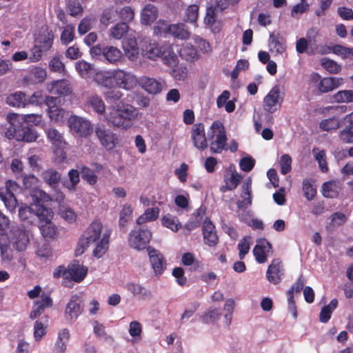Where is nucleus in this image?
<instances>
[{
  "label": "nucleus",
  "mask_w": 353,
  "mask_h": 353,
  "mask_svg": "<svg viewBox=\"0 0 353 353\" xmlns=\"http://www.w3.org/2000/svg\"><path fill=\"white\" fill-rule=\"evenodd\" d=\"M111 230L99 221H92L85 230L83 239L79 243L77 251L83 253L84 250L92 245L93 256L99 259L108 251Z\"/></svg>",
  "instance_id": "nucleus-1"
},
{
  "label": "nucleus",
  "mask_w": 353,
  "mask_h": 353,
  "mask_svg": "<svg viewBox=\"0 0 353 353\" xmlns=\"http://www.w3.org/2000/svg\"><path fill=\"white\" fill-rule=\"evenodd\" d=\"M138 113L132 105L123 101H115L108 107L105 121L110 127L126 130L132 127Z\"/></svg>",
  "instance_id": "nucleus-2"
},
{
  "label": "nucleus",
  "mask_w": 353,
  "mask_h": 353,
  "mask_svg": "<svg viewBox=\"0 0 353 353\" xmlns=\"http://www.w3.org/2000/svg\"><path fill=\"white\" fill-rule=\"evenodd\" d=\"M208 141L210 151L219 154L223 150H227V136L223 123L219 121H214L208 131Z\"/></svg>",
  "instance_id": "nucleus-3"
},
{
  "label": "nucleus",
  "mask_w": 353,
  "mask_h": 353,
  "mask_svg": "<svg viewBox=\"0 0 353 353\" xmlns=\"http://www.w3.org/2000/svg\"><path fill=\"white\" fill-rule=\"evenodd\" d=\"M10 126L6 132V137L9 139H14L17 141L33 142L38 137L37 132L25 125L20 123L18 125H14L10 123Z\"/></svg>",
  "instance_id": "nucleus-4"
},
{
  "label": "nucleus",
  "mask_w": 353,
  "mask_h": 353,
  "mask_svg": "<svg viewBox=\"0 0 353 353\" xmlns=\"http://www.w3.org/2000/svg\"><path fill=\"white\" fill-rule=\"evenodd\" d=\"M33 199L36 201L34 203V212L35 217L39 220V223L51 221L54 216L53 211L49 208L44 207L41 203L48 201V195L42 190H36L33 194Z\"/></svg>",
  "instance_id": "nucleus-5"
},
{
  "label": "nucleus",
  "mask_w": 353,
  "mask_h": 353,
  "mask_svg": "<svg viewBox=\"0 0 353 353\" xmlns=\"http://www.w3.org/2000/svg\"><path fill=\"white\" fill-rule=\"evenodd\" d=\"M19 185L13 180H7L4 187H0V199L10 212L15 211L18 205L14 192L19 190Z\"/></svg>",
  "instance_id": "nucleus-6"
},
{
  "label": "nucleus",
  "mask_w": 353,
  "mask_h": 353,
  "mask_svg": "<svg viewBox=\"0 0 353 353\" xmlns=\"http://www.w3.org/2000/svg\"><path fill=\"white\" fill-rule=\"evenodd\" d=\"M112 77L114 85L127 91L135 88L139 83V79L134 73L122 69L113 70Z\"/></svg>",
  "instance_id": "nucleus-7"
},
{
  "label": "nucleus",
  "mask_w": 353,
  "mask_h": 353,
  "mask_svg": "<svg viewBox=\"0 0 353 353\" xmlns=\"http://www.w3.org/2000/svg\"><path fill=\"white\" fill-rule=\"evenodd\" d=\"M8 236L17 251L23 252L26 250L30 240L28 230L23 225H13Z\"/></svg>",
  "instance_id": "nucleus-8"
},
{
  "label": "nucleus",
  "mask_w": 353,
  "mask_h": 353,
  "mask_svg": "<svg viewBox=\"0 0 353 353\" xmlns=\"http://www.w3.org/2000/svg\"><path fill=\"white\" fill-rule=\"evenodd\" d=\"M84 301L85 297L81 292L70 296L65 309L67 321L74 322L82 314L84 309Z\"/></svg>",
  "instance_id": "nucleus-9"
},
{
  "label": "nucleus",
  "mask_w": 353,
  "mask_h": 353,
  "mask_svg": "<svg viewBox=\"0 0 353 353\" xmlns=\"http://www.w3.org/2000/svg\"><path fill=\"white\" fill-rule=\"evenodd\" d=\"M152 232L146 228H138L132 230L128 236L129 245L137 250L146 248L151 240Z\"/></svg>",
  "instance_id": "nucleus-10"
},
{
  "label": "nucleus",
  "mask_w": 353,
  "mask_h": 353,
  "mask_svg": "<svg viewBox=\"0 0 353 353\" xmlns=\"http://www.w3.org/2000/svg\"><path fill=\"white\" fill-rule=\"evenodd\" d=\"M283 97L281 87L279 85L274 86L263 99L264 110L271 114L275 112L281 107Z\"/></svg>",
  "instance_id": "nucleus-11"
},
{
  "label": "nucleus",
  "mask_w": 353,
  "mask_h": 353,
  "mask_svg": "<svg viewBox=\"0 0 353 353\" xmlns=\"http://www.w3.org/2000/svg\"><path fill=\"white\" fill-rule=\"evenodd\" d=\"M57 99L52 96L45 98V103L48 106L47 114L51 121L57 124H63L68 119V112L56 105Z\"/></svg>",
  "instance_id": "nucleus-12"
},
{
  "label": "nucleus",
  "mask_w": 353,
  "mask_h": 353,
  "mask_svg": "<svg viewBox=\"0 0 353 353\" xmlns=\"http://www.w3.org/2000/svg\"><path fill=\"white\" fill-rule=\"evenodd\" d=\"M68 124L70 129L79 137H87L92 132L91 122L84 117L71 116L68 119Z\"/></svg>",
  "instance_id": "nucleus-13"
},
{
  "label": "nucleus",
  "mask_w": 353,
  "mask_h": 353,
  "mask_svg": "<svg viewBox=\"0 0 353 353\" xmlns=\"http://www.w3.org/2000/svg\"><path fill=\"white\" fill-rule=\"evenodd\" d=\"M94 132L100 143L106 150H111L118 144L117 135L104 125H97Z\"/></svg>",
  "instance_id": "nucleus-14"
},
{
  "label": "nucleus",
  "mask_w": 353,
  "mask_h": 353,
  "mask_svg": "<svg viewBox=\"0 0 353 353\" xmlns=\"http://www.w3.org/2000/svg\"><path fill=\"white\" fill-rule=\"evenodd\" d=\"M157 27L161 32L170 34L180 39H185L190 34L183 23L168 24L164 21H159Z\"/></svg>",
  "instance_id": "nucleus-15"
},
{
  "label": "nucleus",
  "mask_w": 353,
  "mask_h": 353,
  "mask_svg": "<svg viewBox=\"0 0 353 353\" xmlns=\"http://www.w3.org/2000/svg\"><path fill=\"white\" fill-rule=\"evenodd\" d=\"M148 252L154 275L157 276L162 275L167 267V261L164 256L159 250L150 247L148 248Z\"/></svg>",
  "instance_id": "nucleus-16"
},
{
  "label": "nucleus",
  "mask_w": 353,
  "mask_h": 353,
  "mask_svg": "<svg viewBox=\"0 0 353 353\" xmlns=\"http://www.w3.org/2000/svg\"><path fill=\"white\" fill-rule=\"evenodd\" d=\"M7 120L9 123H12L14 125H18L20 123L38 125L42 120V115L40 114H19L12 113L8 114Z\"/></svg>",
  "instance_id": "nucleus-17"
},
{
  "label": "nucleus",
  "mask_w": 353,
  "mask_h": 353,
  "mask_svg": "<svg viewBox=\"0 0 353 353\" xmlns=\"http://www.w3.org/2000/svg\"><path fill=\"white\" fill-rule=\"evenodd\" d=\"M191 138L195 148L204 150L208 147V137H205L204 125L202 123L194 124L191 131Z\"/></svg>",
  "instance_id": "nucleus-18"
},
{
  "label": "nucleus",
  "mask_w": 353,
  "mask_h": 353,
  "mask_svg": "<svg viewBox=\"0 0 353 353\" xmlns=\"http://www.w3.org/2000/svg\"><path fill=\"white\" fill-rule=\"evenodd\" d=\"M283 274L284 269L281 261L279 259H274L267 270L268 281L273 284H278L281 282Z\"/></svg>",
  "instance_id": "nucleus-19"
},
{
  "label": "nucleus",
  "mask_w": 353,
  "mask_h": 353,
  "mask_svg": "<svg viewBox=\"0 0 353 353\" xmlns=\"http://www.w3.org/2000/svg\"><path fill=\"white\" fill-rule=\"evenodd\" d=\"M138 84L148 94L154 95L162 91L164 81L148 77H142L139 80Z\"/></svg>",
  "instance_id": "nucleus-20"
},
{
  "label": "nucleus",
  "mask_w": 353,
  "mask_h": 353,
  "mask_svg": "<svg viewBox=\"0 0 353 353\" xmlns=\"http://www.w3.org/2000/svg\"><path fill=\"white\" fill-rule=\"evenodd\" d=\"M272 250V245L265 239H261L256 241L253 249V254L256 260L259 263H263L267 261L268 254Z\"/></svg>",
  "instance_id": "nucleus-21"
},
{
  "label": "nucleus",
  "mask_w": 353,
  "mask_h": 353,
  "mask_svg": "<svg viewBox=\"0 0 353 353\" xmlns=\"http://www.w3.org/2000/svg\"><path fill=\"white\" fill-rule=\"evenodd\" d=\"M85 105L98 115H103L105 119L106 105L101 96L97 94L90 95L87 98Z\"/></svg>",
  "instance_id": "nucleus-22"
},
{
  "label": "nucleus",
  "mask_w": 353,
  "mask_h": 353,
  "mask_svg": "<svg viewBox=\"0 0 353 353\" xmlns=\"http://www.w3.org/2000/svg\"><path fill=\"white\" fill-rule=\"evenodd\" d=\"M46 77L47 72L45 68L41 66H34L23 77V81L28 85H33L43 82Z\"/></svg>",
  "instance_id": "nucleus-23"
},
{
  "label": "nucleus",
  "mask_w": 353,
  "mask_h": 353,
  "mask_svg": "<svg viewBox=\"0 0 353 353\" xmlns=\"http://www.w3.org/2000/svg\"><path fill=\"white\" fill-rule=\"evenodd\" d=\"M50 93L58 96H67L72 93V88L65 80H57L51 82L47 86Z\"/></svg>",
  "instance_id": "nucleus-24"
},
{
  "label": "nucleus",
  "mask_w": 353,
  "mask_h": 353,
  "mask_svg": "<svg viewBox=\"0 0 353 353\" xmlns=\"http://www.w3.org/2000/svg\"><path fill=\"white\" fill-rule=\"evenodd\" d=\"M52 305V300L50 296L43 294L40 299L36 301L34 303L32 310L30 314L31 319H35L39 316L46 308H49Z\"/></svg>",
  "instance_id": "nucleus-25"
},
{
  "label": "nucleus",
  "mask_w": 353,
  "mask_h": 353,
  "mask_svg": "<svg viewBox=\"0 0 353 353\" xmlns=\"http://www.w3.org/2000/svg\"><path fill=\"white\" fill-rule=\"evenodd\" d=\"M268 47L270 52L274 57L283 54L286 49L285 41L279 34H270L268 39Z\"/></svg>",
  "instance_id": "nucleus-26"
},
{
  "label": "nucleus",
  "mask_w": 353,
  "mask_h": 353,
  "mask_svg": "<svg viewBox=\"0 0 353 353\" xmlns=\"http://www.w3.org/2000/svg\"><path fill=\"white\" fill-rule=\"evenodd\" d=\"M68 275L75 282H80L87 274V268L81 265L78 261H73L65 272V275Z\"/></svg>",
  "instance_id": "nucleus-27"
},
{
  "label": "nucleus",
  "mask_w": 353,
  "mask_h": 353,
  "mask_svg": "<svg viewBox=\"0 0 353 353\" xmlns=\"http://www.w3.org/2000/svg\"><path fill=\"white\" fill-rule=\"evenodd\" d=\"M113 70H99L95 72L94 81L96 83L103 88H112L114 85Z\"/></svg>",
  "instance_id": "nucleus-28"
},
{
  "label": "nucleus",
  "mask_w": 353,
  "mask_h": 353,
  "mask_svg": "<svg viewBox=\"0 0 353 353\" xmlns=\"http://www.w3.org/2000/svg\"><path fill=\"white\" fill-rule=\"evenodd\" d=\"M252 180L248 178L243 183L242 188L243 192L241 194L242 200L237 201V207L239 209L245 210L252 205Z\"/></svg>",
  "instance_id": "nucleus-29"
},
{
  "label": "nucleus",
  "mask_w": 353,
  "mask_h": 353,
  "mask_svg": "<svg viewBox=\"0 0 353 353\" xmlns=\"http://www.w3.org/2000/svg\"><path fill=\"white\" fill-rule=\"evenodd\" d=\"M203 234L205 243L210 246L215 245L218 242V236L212 223L205 219L203 223Z\"/></svg>",
  "instance_id": "nucleus-30"
},
{
  "label": "nucleus",
  "mask_w": 353,
  "mask_h": 353,
  "mask_svg": "<svg viewBox=\"0 0 353 353\" xmlns=\"http://www.w3.org/2000/svg\"><path fill=\"white\" fill-rule=\"evenodd\" d=\"M69 339V330L66 328L61 330L58 333L57 341L52 349V353H65Z\"/></svg>",
  "instance_id": "nucleus-31"
},
{
  "label": "nucleus",
  "mask_w": 353,
  "mask_h": 353,
  "mask_svg": "<svg viewBox=\"0 0 353 353\" xmlns=\"http://www.w3.org/2000/svg\"><path fill=\"white\" fill-rule=\"evenodd\" d=\"M48 139L55 148H65L67 143L63 134L54 128H49L46 130Z\"/></svg>",
  "instance_id": "nucleus-32"
},
{
  "label": "nucleus",
  "mask_w": 353,
  "mask_h": 353,
  "mask_svg": "<svg viewBox=\"0 0 353 353\" xmlns=\"http://www.w3.org/2000/svg\"><path fill=\"white\" fill-rule=\"evenodd\" d=\"M343 82L342 78L325 77L320 81L319 90L321 92L326 93L339 88Z\"/></svg>",
  "instance_id": "nucleus-33"
},
{
  "label": "nucleus",
  "mask_w": 353,
  "mask_h": 353,
  "mask_svg": "<svg viewBox=\"0 0 353 353\" xmlns=\"http://www.w3.org/2000/svg\"><path fill=\"white\" fill-rule=\"evenodd\" d=\"M341 190V183L339 181L332 180L324 183L321 192L325 197L335 198Z\"/></svg>",
  "instance_id": "nucleus-34"
},
{
  "label": "nucleus",
  "mask_w": 353,
  "mask_h": 353,
  "mask_svg": "<svg viewBox=\"0 0 353 353\" xmlns=\"http://www.w3.org/2000/svg\"><path fill=\"white\" fill-rule=\"evenodd\" d=\"M159 12L157 8L152 5H146L141 13V22L142 24L150 25L158 17Z\"/></svg>",
  "instance_id": "nucleus-35"
},
{
  "label": "nucleus",
  "mask_w": 353,
  "mask_h": 353,
  "mask_svg": "<svg viewBox=\"0 0 353 353\" xmlns=\"http://www.w3.org/2000/svg\"><path fill=\"white\" fill-rule=\"evenodd\" d=\"M6 103L12 107L25 108L27 106V97L23 92L17 91L7 97Z\"/></svg>",
  "instance_id": "nucleus-36"
},
{
  "label": "nucleus",
  "mask_w": 353,
  "mask_h": 353,
  "mask_svg": "<svg viewBox=\"0 0 353 353\" xmlns=\"http://www.w3.org/2000/svg\"><path fill=\"white\" fill-rule=\"evenodd\" d=\"M141 51L143 57L152 60L161 57L162 54L161 48L155 43H145Z\"/></svg>",
  "instance_id": "nucleus-37"
},
{
  "label": "nucleus",
  "mask_w": 353,
  "mask_h": 353,
  "mask_svg": "<svg viewBox=\"0 0 353 353\" xmlns=\"http://www.w3.org/2000/svg\"><path fill=\"white\" fill-rule=\"evenodd\" d=\"M122 57V52L114 46H106L104 48L103 57L110 63L116 64Z\"/></svg>",
  "instance_id": "nucleus-38"
},
{
  "label": "nucleus",
  "mask_w": 353,
  "mask_h": 353,
  "mask_svg": "<svg viewBox=\"0 0 353 353\" xmlns=\"http://www.w3.org/2000/svg\"><path fill=\"white\" fill-rule=\"evenodd\" d=\"M241 176L236 172H232L230 176L225 177V185L221 186L220 190L222 192H225L228 190L235 189L241 181Z\"/></svg>",
  "instance_id": "nucleus-39"
},
{
  "label": "nucleus",
  "mask_w": 353,
  "mask_h": 353,
  "mask_svg": "<svg viewBox=\"0 0 353 353\" xmlns=\"http://www.w3.org/2000/svg\"><path fill=\"white\" fill-rule=\"evenodd\" d=\"M41 176L44 181L52 188H55L61 179V174L52 168L43 171Z\"/></svg>",
  "instance_id": "nucleus-40"
},
{
  "label": "nucleus",
  "mask_w": 353,
  "mask_h": 353,
  "mask_svg": "<svg viewBox=\"0 0 353 353\" xmlns=\"http://www.w3.org/2000/svg\"><path fill=\"white\" fill-rule=\"evenodd\" d=\"M20 219L28 223H33L35 221L34 203L30 206H21L19 210Z\"/></svg>",
  "instance_id": "nucleus-41"
},
{
  "label": "nucleus",
  "mask_w": 353,
  "mask_h": 353,
  "mask_svg": "<svg viewBox=\"0 0 353 353\" xmlns=\"http://www.w3.org/2000/svg\"><path fill=\"white\" fill-rule=\"evenodd\" d=\"M39 228L44 238L53 239L57 237V228L52 221L45 223H39Z\"/></svg>",
  "instance_id": "nucleus-42"
},
{
  "label": "nucleus",
  "mask_w": 353,
  "mask_h": 353,
  "mask_svg": "<svg viewBox=\"0 0 353 353\" xmlns=\"http://www.w3.org/2000/svg\"><path fill=\"white\" fill-rule=\"evenodd\" d=\"M75 68L77 72L83 78L90 77L92 74L96 72L92 64L83 60L77 62Z\"/></svg>",
  "instance_id": "nucleus-43"
},
{
  "label": "nucleus",
  "mask_w": 353,
  "mask_h": 353,
  "mask_svg": "<svg viewBox=\"0 0 353 353\" xmlns=\"http://www.w3.org/2000/svg\"><path fill=\"white\" fill-rule=\"evenodd\" d=\"M221 316V312L218 308L210 307L205 312L201 315V320L203 323L210 324L217 321Z\"/></svg>",
  "instance_id": "nucleus-44"
},
{
  "label": "nucleus",
  "mask_w": 353,
  "mask_h": 353,
  "mask_svg": "<svg viewBox=\"0 0 353 353\" xmlns=\"http://www.w3.org/2000/svg\"><path fill=\"white\" fill-rule=\"evenodd\" d=\"M332 99L334 102L338 103H353V90H339L332 96Z\"/></svg>",
  "instance_id": "nucleus-45"
},
{
  "label": "nucleus",
  "mask_w": 353,
  "mask_h": 353,
  "mask_svg": "<svg viewBox=\"0 0 353 353\" xmlns=\"http://www.w3.org/2000/svg\"><path fill=\"white\" fill-rule=\"evenodd\" d=\"M338 301L336 299H332L329 305L324 306L320 312L319 319L322 323H327L330 317L332 312L336 308Z\"/></svg>",
  "instance_id": "nucleus-46"
},
{
  "label": "nucleus",
  "mask_w": 353,
  "mask_h": 353,
  "mask_svg": "<svg viewBox=\"0 0 353 353\" xmlns=\"http://www.w3.org/2000/svg\"><path fill=\"white\" fill-rule=\"evenodd\" d=\"M312 154L314 157L315 160L318 162L320 170L323 172H327L328 167L326 161V153L323 150H319L317 148H314L312 150Z\"/></svg>",
  "instance_id": "nucleus-47"
},
{
  "label": "nucleus",
  "mask_w": 353,
  "mask_h": 353,
  "mask_svg": "<svg viewBox=\"0 0 353 353\" xmlns=\"http://www.w3.org/2000/svg\"><path fill=\"white\" fill-rule=\"evenodd\" d=\"M162 224L173 232H177L182 228L181 223L176 216L167 214L162 218Z\"/></svg>",
  "instance_id": "nucleus-48"
},
{
  "label": "nucleus",
  "mask_w": 353,
  "mask_h": 353,
  "mask_svg": "<svg viewBox=\"0 0 353 353\" xmlns=\"http://www.w3.org/2000/svg\"><path fill=\"white\" fill-rule=\"evenodd\" d=\"M128 30L129 27L126 23H117L110 29V36L114 39H120Z\"/></svg>",
  "instance_id": "nucleus-49"
},
{
  "label": "nucleus",
  "mask_w": 353,
  "mask_h": 353,
  "mask_svg": "<svg viewBox=\"0 0 353 353\" xmlns=\"http://www.w3.org/2000/svg\"><path fill=\"white\" fill-rule=\"evenodd\" d=\"M126 290L134 296L146 297L148 294V290L141 284L135 282H129L125 285Z\"/></svg>",
  "instance_id": "nucleus-50"
},
{
  "label": "nucleus",
  "mask_w": 353,
  "mask_h": 353,
  "mask_svg": "<svg viewBox=\"0 0 353 353\" xmlns=\"http://www.w3.org/2000/svg\"><path fill=\"white\" fill-rule=\"evenodd\" d=\"M66 10L72 17L81 16L83 12V8L78 0H69L67 3Z\"/></svg>",
  "instance_id": "nucleus-51"
},
{
  "label": "nucleus",
  "mask_w": 353,
  "mask_h": 353,
  "mask_svg": "<svg viewBox=\"0 0 353 353\" xmlns=\"http://www.w3.org/2000/svg\"><path fill=\"white\" fill-rule=\"evenodd\" d=\"M340 125V120L336 117H332L322 120L319 123V128L323 131H330L338 129Z\"/></svg>",
  "instance_id": "nucleus-52"
},
{
  "label": "nucleus",
  "mask_w": 353,
  "mask_h": 353,
  "mask_svg": "<svg viewBox=\"0 0 353 353\" xmlns=\"http://www.w3.org/2000/svg\"><path fill=\"white\" fill-rule=\"evenodd\" d=\"M75 28L72 24L65 26L61 34V41L63 45H68L74 39Z\"/></svg>",
  "instance_id": "nucleus-53"
},
{
  "label": "nucleus",
  "mask_w": 353,
  "mask_h": 353,
  "mask_svg": "<svg viewBox=\"0 0 353 353\" xmlns=\"http://www.w3.org/2000/svg\"><path fill=\"white\" fill-rule=\"evenodd\" d=\"M303 191L304 196L308 201L313 200L316 194V189L314 181L305 179L303 181Z\"/></svg>",
  "instance_id": "nucleus-54"
},
{
  "label": "nucleus",
  "mask_w": 353,
  "mask_h": 353,
  "mask_svg": "<svg viewBox=\"0 0 353 353\" xmlns=\"http://www.w3.org/2000/svg\"><path fill=\"white\" fill-rule=\"evenodd\" d=\"M234 306L235 302L232 299H228L225 301L223 307L225 311L224 323L227 326L231 324Z\"/></svg>",
  "instance_id": "nucleus-55"
},
{
  "label": "nucleus",
  "mask_w": 353,
  "mask_h": 353,
  "mask_svg": "<svg viewBox=\"0 0 353 353\" xmlns=\"http://www.w3.org/2000/svg\"><path fill=\"white\" fill-rule=\"evenodd\" d=\"M69 181H64V186L70 191L75 190L79 182V172L77 170H71L68 172Z\"/></svg>",
  "instance_id": "nucleus-56"
},
{
  "label": "nucleus",
  "mask_w": 353,
  "mask_h": 353,
  "mask_svg": "<svg viewBox=\"0 0 353 353\" xmlns=\"http://www.w3.org/2000/svg\"><path fill=\"white\" fill-rule=\"evenodd\" d=\"M252 238L250 236H244L238 244L239 256L240 259H244L245 256L249 252Z\"/></svg>",
  "instance_id": "nucleus-57"
},
{
  "label": "nucleus",
  "mask_w": 353,
  "mask_h": 353,
  "mask_svg": "<svg viewBox=\"0 0 353 353\" xmlns=\"http://www.w3.org/2000/svg\"><path fill=\"white\" fill-rule=\"evenodd\" d=\"M141 332L142 326L139 322L134 321L130 323L129 334L132 337V341L133 343L138 342L141 340Z\"/></svg>",
  "instance_id": "nucleus-58"
},
{
  "label": "nucleus",
  "mask_w": 353,
  "mask_h": 353,
  "mask_svg": "<svg viewBox=\"0 0 353 353\" xmlns=\"http://www.w3.org/2000/svg\"><path fill=\"white\" fill-rule=\"evenodd\" d=\"M180 54L187 61H194L196 58V50L192 45L187 43L179 51Z\"/></svg>",
  "instance_id": "nucleus-59"
},
{
  "label": "nucleus",
  "mask_w": 353,
  "mask_h": 353,
  "mask_svg": "<svg viewBox=\"0 0 353 353\" xmlns=\"http://www.w3.org/2000/svg\"><path fill=\"white\" fill-rule=\"evenodd\" d=\"M340 140L345 143H353V125L348 124L339 132Z\"/></svg>",
  "instance_id": "nucleus-60"
},
{
  "label": "nucleus",
  "mask_w": 353,
  "mask_h": 353,
  "mask_svg": "<svg viewBox=\"0 0 353 353\" xmlns=\"http://www.w3.org/2000/svg\"><path fill=\"white\" fill-rule=\"evenodd\" d=\"M321 65L327 70L330 73L337 74L340 72L341 68L334 61L328 58H323L321 61Z\"/></svg>",
  "instance_id": "nucleus-61"
},
{
  "label": "nucleus",
  "mask_w": 353,
  "mask_h": 353,
  "mask_svg": "<svg viewBox=\"0 0 353 353\" xmlns=\"http://www.w3.org/2000/svg\"><path fill=\"white\" fill-rule=\"evenodd\" d=\"M49 68L54 72L65 74L64 63L61 61L59 57H54L49 62Z\"/></svg>",
  "instance_id": "nucleus-62"
},
{
  "label": "nucleus",
  "mask_w": 353,
  "mask_h": 353,
  "mask_svg": "<svg viewBox=\"0 0 353 353\" xmlns=\"http://www.w3.org/2000/svg\"><path fill=\"white\" fill-rule=\"evenodd\" d=\"M23 185L27 189H32L33 191L32 192V196L33 197V194L36 190H39L37 189L39 185V180L33 174H28L23 177Z\"/></svg>",
  "instance_id": "nucleus-63"
},
{
  "label": "nucleus",
  "mask_w": 353,
  "mask_h": 353,
  "mask_svg": "<svg viewBox=\"0 0 353 353\" xmlns=\"http://www.w3.org/2000/svg\"><path fill=\"white\" fill-rule=\"evenodd\" d=\"M118 13L120 19L123 21L122 23H126V24L131 22L134 17V10L130 6L123 7Z\"/></svg>",
  "instance_id": "nucleus-64"
}]
</instances>
